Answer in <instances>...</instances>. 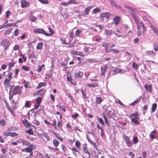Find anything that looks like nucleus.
<instances>
[{"instance_id": "obj_1", "label": "nucleus", "mask_w": 158, "mask_h": 158, "mask_svg": "<svg viewBox=\"0 0 158 158\" xmlns=\"http://www.w3.org/2000/svg\"><path fill=\"white\" fill-rule=\"evenodd\" d=\"M138 31L137 35L138 36H140L142 34V31L144 34V32L145 30V27L144 24L142 22H140V23L136 24Z\"/></svg>"}, {"instance_id": "obj_2", "label": "nucleus", "mask_w": 158, "mask_h": 158, "mask_svg": "<svg viewBox=\"0 0 158 158\" xmlns=\"http://www.w3.org/2000/svg\"><path fill=\"white\" fill-rule=\"evenodd\" d=\"M23 88V86H21L19 85L15 86L12 90V92L13 94L16 95L21 94L22 92Z\"/></svg>"}, {"instance_id": "obj_3", "label": "nucleus", "mask_w": 158, "mask_h": 158, "mask_svg": "<svg viewBox=\"0 0 158 158\" xmlns=\"http://www.w3.org/2000/svg\"><path fill=\"white\" fill-rule=\"evenodd\" d=\"M1 45L4 47L5 50H6L9 49L10 43L8 40L5 39L1 42Z\"/></svg>"}, {"instance_id": "obj_4", "label": "nucleus", "mask_w": 158, "mask_h": 158, "mask_svg": "<svg viewBox=\"0 0 158 158\" xmlns=\"http://www.w3.org/2000/svg\"><path fill=\"white\" fill-rule=\"evenodd\" d=\"M124 137L125 139V141L128 147H130L132 145V143L130 139V137L126 136L125 134H124Z\"/></svg>"}, {"instance_id": "obj_5", "label": "nucleus", "mask_w": 158, "mask_h": 158, "mask_svg": "<svg viewBox=\"0 0 158 158\" xmlns=\"http://www.w3.org/2000/svg\"><path fill=\"white\" fill-rule=\"evenodd\" d=\"M33 31L35 33L43 34L45 35H48L49 34L47 33L43 29H35L33 30Z\"/></svg>"}, {"instance_id": "obj_6", "label": "nucleus", "mask_w": 158, "mask_h": 158, "mask_svg": "<svg viewBox=\"0 0 158 158\" xmlns=\"http://www.w3.org/2000/svg\"><path fill=\"white\" fill-rule=\"evenodd\" d=\"M109 1L112 6H114L116 8L120 9L124 11V10L122 8V7L117 4L114 0H109Z\"/></svg>"}, {"instance_id": "obj_7", "label": "nucleus", "mask_w": 158, "mask_h": 158, "mask_svg": "<svg viewBox=\"0 0 158 158\" xmlns=\"http://www.w3.org/2000/svg\"><path fill=\"white\" fill-rule=\"evenodd\" d=\"M83 73L80 71H76L74 73V77L75 78H81L83 76Z\"/></svg>"}, {"instance_id": "obj_8", "label": "nucleus", "mask_w": 158, "mask_h": 158, "mask_svg": "<svg viewBox=\"0 0 158 158\" xmlns=\"http://www.w3.org/2000/svg\"><path fill=\"white\" fill-rule=\"evenodd\" d=\"M11 80L7 78H6L4 82V85L5 86L6 89L7 90L10 85V81Z\"/></svg>"}, {"instance_id": "obj_9", "label": "nucleus", "mask_w": 158, "mask_h": 158, "mask_svg": "<svg viewBox=\"0 0 158 158\" xmlns=\"http://www.w3.org/2000/svg\"><path fill=\"white\" fill-rule=\"evenodd\" d=\"M21 6L23 8L27 7L30 6V3L25 0H22L21 1Z\"/></svg>"}, {"instance_id": "obj_10", "label": "nucleus", "mask_w": 158, "mask_h": 158, "mask_svg": "<svg viewBox=\"0 0 158 158\" xmlns=\"http://www.w3.org/2000/svg\"><path fill=\"white\" fill-rule=\"evenodd\" d=\"M112 14L110 13L105 12L104 13H102L100 14V16L102 18H106L107 19H108L110 18V16Z\"/></svg>"}, {"instance_id": "obj_11", "label": "nucleus", "mask_w": 158, "mask_h": 158, "mask_svg": "<svg viewBox=\"0 0 158 158\" xmlns=\"http://www.w3.org/2000/svg\"><path fill=\"white\" fill-rule=\"evenodd\" d=\"M121 20V17L120 16H116L113 19V20L115 25L119 24Z\"/></svg>"}, {"instance_id": "obj_12", "label": "nucleus", "mask_w": 158, "mask_h": 158, "mask_svg": "<svg viewBox=\"0 0 158 158\" xmlns=\"http://www.w3.org/2000/svg\"><path fill=\"white\" fill-rule=\"evenodd\" d=\"M92 8V7L91 6H89L86 7L83 11L82 13V15H88Z\"/></svg>"}, {"instance_id": "obj_13", "label": "nucleus", "mask_w": 158, "mask_h": 158, "mask_svg": "<svg viewBox=\"0 0 158 158\" xmlns=\"http://www.w3.org/2000/svg\"><path fill=\"white\" fill-rule=\"evenodd\" d=\"M46 90L44 89H42L38 90L37 92L34 93L33 94V95L34 96L35 95H42L44 93L46 92Z\"/></svg>"}, {"instance_id": "obj_14", "label": "nucleus", "mask_w": 158, "mask_h": 158, "mask_svg": "<svg viewBox=\"0 0 158 158\" xmlns=\"http://www.w3.org/2000/svg\"><path fill=\"white\" fill-rule=\"evenodd\" d=\"M144 87L145 88L146 91H149L151 93L152 92V85L145 84Z\"/></svg>"}, {"instance_id": "obj_15", "label": "nucleus", "mask_w": 158, "mask_h": 158, "mask_svg": "<svg viewBox=\"0 0 158 158\" xmlns=\"http://www.w3.org/2000/svg\"><path fill=\"white\" fill-rule=\"evenodd\" d=\"M109 45L110 43H104L102 44V46L104 47L105 51L107 53L110 52L109 50L108 49Z\"/></svg>"}, {"instance_id": "obj_16", "label": "nucleus", "mask_w": 158, "mask_h": 158, "mask_svg": "<svg viewBox=\"0 0 158 158\" xmlns=\"http://www.w3.org/2000/svg\"><path fill=\"white\" fill-rule=\"evenodd\" d=\"M139 119V117H137L136 118V119L131 118V122L132 123H134L135 125H138L139 123V122L138 121Z\"/></svg>"}, {"instance_id": "obj_17", "label": "nucleus", "mask_w": 158, "mask_h": 158, "mask_svg": "<svg viewBox=\"0 0 158 158\" xmlns=\"http://www.w3.org/2000/svg\"><path fill=\"white\" fill-rule=\"evenodd\" d=\"M89 87L94 88L99 86L98 83L95 82V83H89L87 85Z\"/></svg>"}, {"instance_id": "obj_18", "label": "nucleus", "mask_w": 158, "mask_h": 158, "mask_svg": "<svg viewBox=\"0 0 158 158\" xmlns=\"http://www.w3.org/2000/svg\"><path fill=\"white\" fill-rule=\"evenodd\" d=\"M23 123L24 126L26 127H29L31 125V123H29L28 121L26 119L23 121Z\"/></svg>"}, {"instance_id": "obj_19", "label": "nucleus", "mask_w": 158, "mask_h": 158, "mask_svg": "<svg viewBox=\"0 0 158 158\" xmlns=\"http://www.w3.org/2000/svg\"><path fill=\"white\" fill-rule=\"evenodd\" d=\"M156 133V131H152L150 133L149 136L151 139H153L156 138V136L155 134Z\"/></svg>"}, {"instance_id": "obj_20", "label": "nucleus", "mask_w": 158, "mask_h": 158, "mask_svg": "<svg viewBox=\"0 0 158 158\" xmlns=\"http://www.w3.org/2000/svg\"><path fill=\"white\" fill-rule=\"evenodd\" d=\"M83 150L85 153L88 154V158H89L90 156V153L88 149L87 148L86 144H84V147H83Z\"/></svg>"}, {"instance_id": "obj_21", "label": "nucleus", "mask_w": 158, "mask_h": 158, "mask_svg": "<svg viewBox=\"0 0 158 158\" xmlns=\"http://www.w3.org/2000/svg\"><path fill=\"white\" fill-rule=\"evenodd\" d=\"M141 98L142 97L141 96L139 98H138L135 101L131 103L130 105L132 106L135 105L139 102L140 101Z\"/></svg>"}, {"instance_id": "obj_22", "label": "nucleus", "mask_w": 158, "mask_h": 158, "mask_svg": "<svg viewBox=\"0 0 158 158\" xmlns=\"http://www.w3.org/2000/svg\"><path fill=\"white\" fill-rule=\"evenodd\" d=\"M137 117H139L138 112H135V113L131 114L129 115V117L131 119V118L136 119V118Z\"/></svg>"}, {"instance_id": "obj_23", "label": "nucleus", "mask_w": 158, "mask_h": 158, "mask_svg": "<svg viewBox=\"0 0 158 158\" xmlns=\"http://www.w3.org/2000/svg\"><path fill=\"white\" fill-rule=\"evenodd\" d=\"M105 32L106 35L107 36L112 35L113 34V31L111 30L105 29Z\"/></svg>"}, {"instance_id": "obj_24", "label": "nucleus", "mask_w": 158, "mask_h": 158, "mask_svg": "<svg viewBox=\"0 0 158 158\" xmlns=\"http://www.w3.org/2000/svg\"><path fill=\"white\" fill-rule=\"evenodd\" d=\"M67 81H68L70 83H71V84H73L74 85H75L76 84V82H75V83H74L73 82L72 78L70 76H67Z\"/></svg>"}, {"instance_id": "obj_25", "label": "nucleus", "mask_w": 158, "mask_h": 158, "mask_svg": "<svg viewBox=\"0 0 158 158\" xmlns=\"http://www.w3.org/2000/svg\"><path fill=\"white\" fill-rule=\"evenodd\" d=\"M102 101V100L101 98L100 97H97L96 99V103L97 104H100Z\"/></svg>"}, {"instance_id": "obj_26", "label": "nucleus", "mask_w": 158, "mask_h": 158, "mask_svg": "<svg viewBox=\"0 0 158 158\" xmlns=\"http://www.w3.org/2000/svg\"><path fill=\"white\" fill-rule=\"evenodd\" d=\"M102 73L101 75L102 76L104 75L107 69V68L106 66L102 67L101 68Z\"/></svg>"}, {"instance_id": "obj_27", "label": "nucleus", "mask_w": 158, "mask_h": 158, "mask_svg": "<svg viewBox=\"0 0 158 158\" xmlns=\"http://www.w3.org/2000/svg\"><path fill=\"white\" fill-rule=\"evenodd\" d=\"M47 85L46 83L40 82L38 83V85L37 87V89H39L41 88L42 86L46 85Z\"/></svg>"}, {"instance_id": "obj_28", "label": "nucleus", "mask_w": 158, "mask_h": 158, "mask_svg": "<svg viewBox=\"0 0 158 158\" xmlns=\"http://www.w3.org/2000/svg\"><path fill=\"white\" fill-rule=\"evenodd\" d=\"M53 143L55 146L56 147L59 144L60 142L56 139H55L53 140Z\"/></svg>"}, {"instance_id": "obj_29", "label": "nucleus", "mask_w": 158, "mask_h": 158, "mask_svg": "<svg viewBox=\"0 0 158 158\" xmlns=\"http://www.w3.org/2000/svg\"><path fill=\"white\" fill-rule=\"evenodd\" d=\"M43 43L42 42L39 43L37 45L36 48L40 50H41L43 48Z\"/></svg>"}, {"instance_id": "obj_30", "label": "nucleus", "mask_w": 158, "mask_h": 158, "mask_svg": "<svg viewBox=\"0 0 158 158\" xmlns=\"http://www.w3.org/2000/svg\"><path fill=\"white\" fill-rule=\"evenodd\" d=\"M73 54L77 55H78L80 56H81L83 57L84 56V55L81 52H77L76 51H74L73 52Z\"/></svg>"}, {"instance_id": "obj_31", "label": "nucleus", "mask_w": 158, "mask_h": 158, "mask_svg": "<svg viewBox=\"0 0 158 158\" xmlns=\"http://www.w3.org/2000/svg\"><path fill=\"white\" fill-rule=\"evenodd\" d=\"M31 148H22L21 149L22 151L23 152H29L31 150Z\"/></svg>"}, {"instance_id": "obj_32", "label": "nucleus", "mask_w": 158, "mask_h": 158, "mask_svg": "<svg viewBox=\"0 0 158 158\" xmlns=\"http://www.w3.org/2000/svg\"><path fill=\"white\" fill-rule=\"evenodd\" d=\"M88 140L89 143L93 145L94 148H95L97 150H98L97 148L98 146L96 144V143L93 142L91 141L89 139H88Z\"/></svg>"}, {"instance_id": "obj_33", "label": "nucleus", "mask_w": 158, "mask_h": 158, "mask_svg": "<svg viewBox=\"0 0 158 158\" xmlns=\"http://www.w3.org/2000/svg\"><path fill=\"white\" fill-rule=\"evenodd\" d=\"M7 108V109L11 113V114L14 116H15V114L14 113V112L13 111V109L11 108L10 106H8L7 107H6Z\"/></svg>"}, {"instance_id": "obj_34", "label": "nucleus", "mask_w": 158, "mask_h": 158, "mask_svg": "<svg viewBox=\"0 0 158 158\" xmlns=\"http://www.w3.org/2000/svg\"><path fill=\"white\" fill-rule=\"evenodd\" d=\"M29 20L32 22H35L36 20V18L33 15H31L29 17Z\"/></svg>"}, {"instance_id": "obj_35", "label": "nucleus", "mask_w": 158, "mask_h": 158, "mask_svg": "<svg viewBox=\"0 0 158 158\" xmlns=\"http://www.w3.org/2000/svg\"><path fill=\"white\" fill-rule=\"evenodd\" d=\"M68 3L69 5L72 4H78L79 2H77L76 0H70L68 2Z\"/></svg>"}, {"instance_id": "obj_36", "label": "nucleus", "mask_w": 158, "mask_h": 158, "mask_svg": "<svg viewBox=\"0 0 158 158\" xmlns=\"http://www.w3.org/2000/svg\"><path fill=\"white\" fill-rule=\"evenodd\" d=\"M82 31L80 29H77L75 32V35L79 37L80 35L81 34Z\"/></svg>"}, {"instance_id": "obj_37", "label": "nucleus", "mask_w": 158, "mask_h": 158, "mask_svg": "<svg viewBox=\"0 0 158 158\" xmlns=\"http://www.w3.org/2000/svg\"><path fill=\"white\" fill-rule=\"evenodd\" d=\"M133 18L136 24L140 22L139 21V17L134 15L133 16Z\"/></svg>"}, {"instance_id": "obj_38", "label": "nucleus", "mask_w": 158, "mask_h": 158, "mask_svg": "<svg viewBox=\"0 0 158 158\" xmlns=\"http://www.w3.org/2000/svg\"><path fill=\"white\" fill-rule=\"evenodd\" d=\"M45 67V65L43 64L41 65H39L38 67V68L37 69V71L38 72L40 73L41 72L42 69L43 67Z\"/></svg>"}, {"instance_id": "obj_39", "label": "nucleus", "mask_w": 158, "mask_h": 158, "mask_svg": "<svg viewBox=\"0 0 158 158\" xmlns=\"http://www.w3.org/2000/svg\"><path fill=\"white\" fill-rule=\"evenodd\" d=\"M110 52H112L115 53H118L119 52V50L118 49L112 48L109 50Z\"/></svg>"}, {"instance_id": "obj_40", "label": "nucleus", "mask_w": 158, "mask_h": 158, "mask_svg": "<svg viewBox=\"0 0 158 158\" xmlns=\"http://www.w3.org/2000/svg\"><path fill=\"white\" fill-rule=\"evenodd\" d=\"M48 29L49 31L50 32V34L48 33V34H49V35H46L47 36H50L51 35H52L54 33V32L53 31L52 28L51 27H48Z\"/></svg>"}, {"instance_id": "obj_41", "label": "nucleus", "mask_w": 158, "mask_h": 158, "mask_svg": "<svg viewBox=\"0 0 158 158\" xmlns=\"http://www.w3.org/2000/svg\"><path fill=\"white\" fill-rule=\"evenodd\" d=\"M21 143L23 145L28 146L29 144V143L27 141L24 140H22L21 141Z\"/></svg>"}, {"instance_id": "obj_42", "label": "nucleus", "mask_w": 158, "mask_h": 158, "mask_svg": "<svg viewBox=\"0 0 158 158\" xmlns=\"http://www.w3.org/2000/svg\"><path fill=\"white\" fill-rule=\"evenodd\" d=\"M25 106L26 108H29L31 106L30 102L29 101H27L26 102L25 104Z\"/></svg>"}, {"instance_id": "obj_43", "label": "nucleus", "mask_w": 158, "mask_h": 158, "mask_svg": "<svg viewBox=\"0 0 158 158\" xmlns=\"http://www.w3.org/2000/svg\"><path fill=\"white\" fill-rule=\"evenodd\" d=\"M101 10V9L98 7L92 10V13L93 14H95L97 12H99Z\"/></svg>"}, {"instance_id": "obj_44", "label": "nucleus", "mask_w": 158, "mask_h": 158, "mask_svg": "<svg viewBox=\"0 0 158 158\" xmlns=\"http://www.w3.org/2000/svg\"><path fill=\"white\" fill-rule=\"evenodd\" d=\"M156 107L157 105L156 104L154 103L152 105V111L153 112H154L156 110Z\"/></svg>"}, {"instance_id": "obj_45", "label": "nucleus", "mask_w": 158, "mask_h": 158, "mask_svg": "<svg viewBox=\"0 0 158 158\" xmlns=\"http://www.w3.org/2000/svg\"><path fill=\"white\" fill-rule=\"evenodd\" d=\"M22 69L25 71H27L29 70L30 67L29 66L23 65L22 67Z\"/></svg>"}, {"instance_id": "obj_46", "label": "nucleus", "mask_w": 158, "mask_h": 158, "mask_svg": "<svg viewBox=\"0 0 158 158\" xmlns=\"http://www.w3.org/2000/svg\"><path fill=\"white\" fill-rule=\"evenodd\" d=\"M15 63H12V62H10L8 64V69L10 70L11 68L14 67L15 66Z\"/></svg>"}, {"instance_id": "obj_47", "label": "nucleus", "mask_w": 158, "mask_h": 158, "mask_svg": "<svg viewBox=\"0 0 158 158\" xmlns=\"http://www.w3.org/2000/svg\"><path fill=\"white\" fill-rule=\"evenodd\" d=\"M146 55L148 56H149V54L151 55H155V53L152 51H146Z\"/></svg>"}, {"instance_id": "obj_48", "label": "nucleus", "mask_w": 158, "mask_h": 158, "mask_svg": "<svg viewBox=\"0 0 158 158\" xmlns=\"http://www.w3.org/2000/svg\"><path fill=\"white\" fill-rule=\"evenodd\" d=\"M12 30V29H8L6 30L5 31L4 35H9L11 32Z\"/></svg>"}, {"instance_id": "obj_49", "label": "nucleus", "mask_w": 158, "mask_h": 158, "mask_svg": "<svg viewBox=\"0 0 158 158\" xmlns=\"http://www.w3.org/2000/svg\"><path fill=\"white\" fill-rule=\"evenodd\" d=\"M81 93L82 94V95L83 96L84 98L85 99L87 98V97L86 96V94L85 91H84V90L83 89H82L81 91Z\"/></svg>"}, {"instance_id": "obj_50", "label": "nucleus", "mask_w": 158, "mask_h": 158, "mask_svg": "<svg viewBox=\"0 0 158 158\" xmlns=\"http://www.w3.org/2000/svg\"><path fill=\"white\" fill-rule=\"evenodd\" d=\"M26 132L28 133L29 134L33 135L34 134V132L33 131V130L31 129H29L28 131H26Z\"/></svg>"}, {"instance_id": "obj_51", "label": "nucleus", "mask_w": 158, "mask_h": 158, "mask_svg": "<svg viewBox=\"0 0 158 158\" xmlns=\"http://www.w3.org/2000/svg\"><path fill=\"white\" fill-rule=\"evenodd\" d=\"M133 143L135 144L137 143L138 142V139L137 137L135 136L133 138Z\"/></svg>"}, {"instance_id": "obj_52", "label": "nucleus", "mask_w": 158, "mask_h": 158, "mask_svg": "<svg viewBox=\"0 0 158 158\" xmlns=\"http://www.w3.org/2000/svg\"><path fill=\"white\" fill-rule=\"evenodd\" d=\"M40 2L44 4H47L49 3L48 0H38Z\"/></svg>"}, {"instance_id": "obj_53", "label": "nucleus", "mask_w": 158, "mask_h": 158, "mask_svg": "<svg viewBox=\"0 0 158 158\" xmlns=\"http://www.w3.org/2000/svg\"><path fill=\"white\" fill-rule=\"evenodd\" d=\"M10 136L11 137H14L16 136H18L19 134L18 133H16L15 132H10Z\"/></svg>"}, {"instance_id": "obj_54", "label": "nucleus", "mask_w": 158, "mask_h": 158, "mask_svg": "<svg viewBox=\"0 0 158 158\" xmlns=\"http://www.w3.org/2000/svg\"><path fill=\"white\" fill-rule=\"evenodd\" d=\"M44 136L45 138H46L47 140L48 141L50 140V138L48 134L47 133L44 134Z\"/></svg>"}, {"instance_id": "obj_55", "label": "nucleus", "mask_w": 158, "mask_h": 158, "mask_svg": "<svg viewBox=\"0 0 158 158\" xmlns=\"http://www.w3.org/2000/svg\"><path fill=\"white\" fill-rule=\"evenodd\" d=\"M36 101L37 102V104L40 105L41 101V97L38 98L36 99Z\"/></svg>"}, {"instance_id": "obj_56", "label": "nucleus", "mask_w": 158, "mask_h": 158, "mask_svg": "<svg viewBox=\"0 0 158 158\" xmlns=\"http://www.w3.org/2000/svg\"><path fill=\"white\" fill-rule=\"evenodd\" d=\"M132 66L133 68L135 69H137L139 67V66L135 62H133V63Z\"/></svg>"}, {"instance_id": "obj_57", "label": "nucleus", "mask_w": 158, "mask_h": 158, "mask_svg": "<svg viewBox=\"0 0 158 158\" xmlns=\"http://www.w3.org/2000/svg\"><path fill=\"white\" fill-rule=\"evenodd\" d=\"M81 144V143L79 141V140H77L75 143V145L77 148H80V145Z\"/></svg>"}, {"instance_id": "obj_58", "label": "nucleus", "mask_w": 158, "mask_h": 158, "mask_svg": "<svg viewBox=\"0 0 158 158\" xmlns=\"http://www.w3.org/2000/svg\"><path fill=\"white\" fill-rule=\"evenodd\" d=\"M49 148L52 149L53 151L56 152V151L58 153L59 152V150L58 148H56L55 149L53 148L52 147H50Z\"/></svg>"}, {"instance_id": "obj_59", "label": "nucleus", "mask_w": 158, "mask_h": 158, "mask_svg": "<svg viewBox=\"0 0 158 158\" xmlns=\"http://www.w3.org/2000/svg\"><path fill=\"white\" fill-rule=\"evenodd\" d=\"M116 31L117 33H116L114 32V34L117 35L118 37H120L121 36V35H119V34H120L121 31L119 30H116Z\"/></svg>"}, {"instance_id": "obj_60", "label": "nucleus", "mask_w": 158, "mask_h": 158, "mask_svg": "<svg viewBox=\"0 0 158 158\" xmlns=\"http://www.w3.org/2000/svg\"><path fill=\"white\" fill-rule=\"evenodd\" d=\"M0 124L2 126H4L6 125V122L4 119L0 120Z\"/></svg>"}, {"instance_id": "obj_61", "label": "nucleus", "mask_w": 158, "mask_h": 158, "mask_svg": "<svg viewBox=\"0 0 158 158\" xmlns=\"http://www.w3.org/2000/svg\"><path fill=\"white\" fill-rule=\"evenodd\" d=\"M153 46L154 47L155 51L157 52L158 51V45L156 44H154Z\"/></svg>"}, {"instance_id": "obj_62", "label": "nucleus", "mask_w": 158, "mask_h": 158, "mask_svg": "<svg viewBox=\"0 0 158 158\" xmlns=\"http://www.w3.org/2000/svg\"><path fill=\"white\" fill-rule=\"evenodd\" d=\"M98 119L99 121V122L100 123L102 124V125H104V122L103 120L101 118L98 117Z\"/></svg>"}, {"instance_id": "obj_63", "label": "nucleus", "mask_w": 158, "mask_h": 158, "mask_svg": "<svg viewBox=\"0 0 158 158\" xmlns=\"http://www.w3.org/2000/svg\"><path fill=\"white\" fill-rule=\"evenodd\" d=\"M58 107L59 108L61 109L64 112L65 111L66 108L64 106H58Z\"/></svg>"}, {"instance_id": "obj_64", "label": "nucleus", "mask_w": 158, "mask_h": 158, "mask_svg": "<svg viewBox=\"0 0 158 158\" xmlns=\"http://www.w3.org/2000/svg\"><path fill=\"white\" fill-rule=\"evenodd\" d=\"M19 34V31L18 29H16L14 31V35L17 36Z\"/></svg>"}]
</instances>
